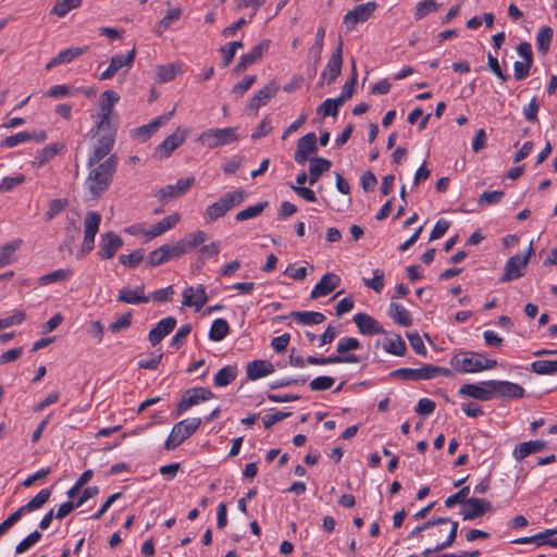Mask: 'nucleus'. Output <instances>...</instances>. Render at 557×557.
Segmentation results:
<instances>
[{
    "label": "nucleus",
    "mask_w": 557,
    "mask_h": 557,
    "mask_svg": "<svg viewBox=\"0 0 557 557\" xmlns=\"http://www.w3.org/2000/svg\"><path fill=\"white\" fill-rule=\"evenodd\" d=\"M117 166V157L109 156L102 163L89 166V173L85 181L87 189V199L95 200L99 198L111 185L113 175Z\"/></svg>",
    "instance_id": "obj_1"
},
{
    "label": "nucleus",
    "mask_w": 557,
    "mask_h": 557,
    "mask_svg": "<svg viewBox=\"0 0 557 557\" xmlns=\"http://www.w3.org/2000/svg\"><path fill=\"white\" fill-rule=\"evenodd\" d=\"M496 364V360L486 359L482 355L471 351L457 354L450 359V366L462 373H475L493 369Z\"/></svg>",
    "instance_id": "obj_2"
},
{
    "label": "nucleus",
    "mask_w": 557,
    "mask_h": 557,
    "mask_svg": "<svg viewBox=\"0 0 557 557\" xmlns=\"http://www.w3.org/2000/svg\"><path fill=\"white\" fill-rule=\"evenodd\" d=\"M244 193L242 190L230 191L222 195L216 201L210 205L203 214L207 224L215 222L224 216L230 210L239 206L244 201Z\"/></svg>",
    "instance_id": "obj_3"
},
{
    "label": "nucleus",
    "mask_w": 557,
    "mask_h": 557,
    "mask_svg": "<svg viewBox=\"0 0 557 557\" xmlns=\"http://www.w3.org/2000/svg\"><path fill=\"white\" fill-rule=\"evenodd\" d=\"M237 129V127L210 128L198 136L197 143L208 149L226 146L239 139Z\"/></svg>",
    "instance_id": "obj_4"
},
{
    "label": "nucleus",
    "mask_w": 557,
    "mask_h": 557,
    "mask_svg": "<svg viewBox=\"0 0 557 557\" xmlns=\"http://www.w3.org/2000/svg\"><path fill=\"white\" fill-rule=\"evenodd\" d=\"M438 375L451 376V370L433 364H423L419 369L400 368L391 372L392 377H399L406 381L430 380Z\"/></svg>",
    "instance_id": "obj_5"
},
{
    "label": "nucleus",
    "mask_w": 557,
    "mask_h": 557,
    "mask_svg": "<svg viewBox=\"0 0 557 557\" xmlns=\"http://www.w3.org/2000/svg\"><path fill=\"white\" fill-rule=\"evenodd\" d=\"M201 424L199 418H193L190 420H182L174 424L171 433L169 434L164 447L168 450H172L180 446L185 440L190 437Z\"/></svg>",
    "instance_id": "obj_6"
},
{
    "label": "nucleus",
    "mask_w": 557,
    "mask_h": 557,
    "mask_svg": "<svg viewBox=\"0 0 557 557\" xmlns=\"http://www.w3.org/2000/svg\"><path fill=\"white\" fill-rule=\"evenodd\" d=\"M100 222L101 215L98 212L89 211L86 213L84 219V240L76 255L77 259H83L94 249L95 237L99 231Z\"/></svg>",
    "instance_id": "obj_7"
},
{
    "label": "nucleus",
    "mask_w": 557,
    "mask_h": 557,
    "mask_svg": "<svg viewBox=\"0 0 557 557\" xmlns=\"http://www.w3.org/2000/svg\"><path fill=\"white\" fill-rule=\"evenodd\" d=\"M184 256V249L180 246L178 240L173 244H164L152 250L147 258V263L151 267H158L165 262L180 259Z\"/></svg>",
    "instance_id": "obj_8"
},
{
    "label": "nucleus",
    "mask_w": 557,
    "mask_h": 557,
    "mask_svg": "<svg viewBox=\"0 0 557 557\" xmlns=\"http://www.w3.org/2000/svg\"><path fill=\"white\" fill-rule=\"evenodd\" d=\"M532 252L533 248L531 243L524 256L516 255L509 258L505 264L500 282H509L511 280L521 277L523 275V270L527 267Z\"/></svg>",
    "instance_id": "obj_9"
},
{
    "label": "nucleus",
    "mask_w": 557,
    "mask_h": 557,
    "mask_svg": "<svg viewBox=\"0 0 557 557\" xmlns=\"http://www.w3.org/2000/svg\"><path fill=\"white\" fill-rule=\"evenodd\" d=\"M376 8L377 4L375 1L359 4L344 15L343 22L346 25L347 29L351 30L356 27L358 23H363L368 21L369 17L376 10Z\"/></svg>",
    "instance_id": "obj_10"
},
{
    "label": "nucleus",
    "mask_w": 557,
    "mask_h": 557,
    "mask_svg": "<svg viewBox=\"0 0 557 557\" xmlns=\"http://www.w3.org/2000/svg\"><path fill=\"white\" fill-rule=\"evenodd\" d=\"M136 58V48L134 47L126 54H115L110 59L109 66L101 73L100 79L107 81L114 77V75L122 69L127 71L133 66Z\"/></svg>",
    "instance_id": "obj_11"
},
{
    "label": "nucleus",
    "mask_w": 557,
    "mask_h": 557,
    "mask_svg": "<svg viewBox=\"0 0 557 557\" xmlns=\"http://www.w3.org/2000/svg\"><path fill=\"white\" fill-rule=\"evenodd\" d=\"M212 397L213 393L206 387H194L187 389L181 401L177 404V414L180 416L193 406L198 405L200 401L209 400Z\"/></svg>",
    "instance_id": "obj_12"
},
{
    "label": "nucleus",
    "mask_w": 557,
    "mask_h": 557,
    "mask_svg": "<svg viewBox=\"0 0 557 557\" xmlns=\"http://www.w3.org/2000/svg\"><path fill=\"white\" fill-rule=\"evenodd\" d=\"M280 86L274 82H269L264 87L259 89L250 99L249 103L247 106V110L251 111L253 114L257 113V111L267 104V102L274 98L276 94L278 92Z\"/></svg>",
    "instance_id": "obj_13"
},
{
    "label": "nucleus",
    "mask_w": 557,
    "mask_h": 557,
    "mask_svg": "<svg viewBox=\"0 0 557 557\" xmlns=\"http://www.w3.org/2000/svg\"><path fill=\"white\" fill-rule=\"evenodd\" d=\"M194 184V176L183 177L180 178L174 185H168L160 188L157 196L160 198V200L166 202L186 194Z\"/></svg>",
    "instance_id": "obj_14"
},
{
    "label": "nucleus",
    "mask_w": 557,
    "mask_h": 557,
    "mask_svg": "<svg viewBox=\"0 0 557 557\" xmlns=\"http://www.w3.org/2000/svg\"><path fill=\"white\" fill-rule=\"evenodd\" d=\"M123 246V239L114 232L103 233L100 237L98 256L102 260L111 259Z\"/></svg>",
    "instance_id": "obj_15"
},
{
    "label": "nucleus",
    "mask_w": 557,
    "mask_h": 557,
    "mask_svg": "<svg viewBox=\"0 0 557 557\" xmlns=\"http://www.w3.org/2000/svg\"><path fill=\"white\" fill-rule=\"evenodd\" d=\"M188 135V131L177 127L174 133L169 135L158 147L157 153L160 158H168L175 149H177Z\"/></svg>",
    "instance_id": "obj_16"
},
{
    "label": "nucleus",
    "mask_w": 557,
    "mask_h": 557,
    "mask_svg": "<svg viewBox=\"0 0 557 557\" xmlns=\"http://www.w3.org/2000/svg\"><path fill=\"white\" fill-rule=\"evenodd\" d=\"M459 395L468 396L478 400H490L494 397V392L491 387V381H483L479 384H463L459 391Z\"/></svg>",
    "instance_id": "obj_17"
},
{
    "label": "nucleus",
    "mask_w": 557,
    "mask_h": 557,
    "mask_svg": "<svg viewBox=\"0 0 557 557\" xmlns=\"http://www.w3.org/2000/svg\"><path fill=\"white\" fill-rule=\"evenodd\" d=\"M317 136L313 132L300 137L297 141V148L294 154L298 164H305L311 153L317 152Z\"/></svg>",
    "instance_id": "obj_18"
},
{
    "label": "nucleus",
    "mask_w": 557,
    "mask_h": 557,
    "mask_svg": "<svg viewBox=\"0 0 557 557\" xmlns=\"http://www.w3.org/2000/svg\"><path fill=\"white\" fill-rule=\"evenodd\" d=\"M270 44V40L264 39L259 45L255 46L250 52L243 54L234 67V71L236 73H242L246 71L250 65L258 62L262 58L263 53L268 51Z\"/></svg>",
    "instance_id": "obj_19"
},
{
    "label": "nucleus",
    "mask_w": 557,
    "mask_h": 557,
    "mask_svg": "<svg viewBox=\"0 0 557 557\" xmlns=\"http://www.w3.org/2000/svg\"><path fill=\"white\" fill-rule=\"evenodd\" d=\"M343 64V42L339 40L338 46L335 51L331 55L325 70L323 71L321 77L323 79H327V84H332L336 81V78L341 75Z\"/></svg>",
    "instance_id": "obj_20"
},
{
    "label": "nucleus",
    "mask_w": 557,
    "mask_h": 557,
    "mask_svg": "<svg viewBox=\"0 0 557 557\" xmlns=\"http://www.w3.org/2000/svg\"><path fill=\"white\" fill-rule=\"evenodd\" d=\"M207 301L208 295L203 285H198L197 287L189 286L183 290L182 304L185 307H195L198 311Z\"/></svg>",
    "instance_id": "obj_21"
},
{
    "label": "nucleus",
    "mask_w": 557,
    "mask_h": 557,
    "mask_svg": "<svg viewBox=\"0 0 557 557\" xmlns=\"http://www.w3.org/2000/svg\"><path fill=\"white\" fill-rule=\"evenodd\" d=\"M466 508L461 511L465 520H473L492 511V504L485 498H469L466 503Z\"/></svg>",
    "instance_id": "obj_22"
},
{
    "label": "nucleus",
    "mask_w": 557,
    "mask_h": 557,
    "mask_svg": "<svg viewBox=\"0 0 557 557\" xmlns=\"http://www.w3.org/2000/svg\"><path fill=\"white\" fill-rule=\"evenodd\" d=\"M491 387L494 392V397L522 398L524 396V389L522 386L508 381L491 380Z\"/></svg>",
    "instance_id": "obj_23"
},
{
    "label": "nucleus",
    "mask_w": 557,
    "mask_h": 557,
    "mask_svg": "<svg viewBox=\"0 0 557 557\" xmlns=\"http://www.w3.org/2000/svg\"><path fill=\"white\" fill-rule=\"evenodd\" d=\"M341 283V278L335 273H325L313 287L310 297L317 299L331 294Z\"/></svg>",
    "instance_id": "obj_24"
},
{
    "label": "nucleus",
    "mask_w": 557,
    "mask_h": 557,
    "mask_svg": "<svg viewBox=\"0 0 557 557\" xmlns=\"http://www.w3.org/2000/svg\"><path fill=\"white\" fill-rule=\"evenodd\" d=\"M176 326V320L173 317H166L160 320L149 332L148 339L151 346H157L165 336H168Z\"/></svg>",
    "instance_id": "obj_25"
},
{
    "label": "nucleus",
    "mask_w": 557,
    "mask_h": 557,
    "mask_svg": "<svg viewBox=\"0 0 557 557\" xmlns=\"http://www.w3.org/2000/svg\"><path fill=\"white\" fill-rule=\"evenodd\" d=\"M352 320L362 335H374L385 333L384 329L380 325V323L374 318L367 313H356Z\"/></svg>",
    "instance_id": "obj_26"
},
{
    "label": "nucleus",
    "mask_w": 557,
    "mask_h": 557,
    "mask_svg": "<svg viewBox=\"0 0 557 557\" xmlns=\"http://www.w3.org/2000/svg\"><path fill=\"white\" fill-rule=\"evenodd\" d=\"M113 140L111 138L99 137L97 139V144L94 147L92 153L88 160V166H94L99 163H102L104 158L111 156L110 152L114 146Z\"/></svg>",
    "instance_id": "obj_27"
},
{
    "label": "nucleus",
    "mask_w": 557,
    "mask_h": 557,
    "mask_svg": "<svg viewBox=\"0 0 557 557\" xmlns=\"http://www.w3.org/2000/svg\"><path fill=\"white\" fill-rule=\"evenodd\" d=\"M175 108H173L172 111L168 112L164 115L158 116L154 120H152L150 123L143 125L140 127H137L134 131V138L139 140H146L149 138L161 125L166 123L174 114Z\"/></svg>",
    "instance_id": "obj_28"
},
{
    "label": "nucleus",
    "mask_w": 557,
    "mask_h": 557,
    "mask_svg": "<svg viewBox=\"0 0 557 557\" xmlns=\"http://www.w3.org/2000/svg\"><path fill=\"white\" fill-rule=\"evenodd\" d=\"M145 286L139 285L135 289L122 288L117 295V301L129 304V305H138V304H147L150 299L149 296L144 294Z\"/></svg>",
    "instance_id": "obj_29"
},
{
    "label": "nucleus",
    "mask_w": 557,
    "mask_h": 557,
    "mask_svg": "<svg viewBox=\"0 0 557 557\" xmlns=\"http://www.w3.org/2000/svg\"><path fill=\"white\" fill-rule=\"evenodd\" d=\"M120 97L114 90H106L99 100L98 117H111L114 114V104L119 101Z\"/></svg>",
    "instance_id": "obj_30"
},
{
    "label": "nucleus",
    "mask_w": 557,
    "mask_h": 557,
    "mask_svg": "<svg viewBox=\"0 0 557 557\" xmlns=\"http://www.w3.org/2000/svg\"><path fill=\"white\" fill-rule=\"evenodd\" d=\"M274 371V367L267 360H255L247 364L246 372L247 376L251 381H256Z\"/></svg>",
    "instance_id": "obj_31"
},
{
    "label": "nucleus",
    "mask_w": 557,
    "mask_h": 557,
    "mask_svg": "<svg viewBox=\"0 0 557 557\" xmlns=\"http://www.w3.org/2000/svg\"><path fill=\"white\" fill-rule=\"evenodd\" d=\"M180 220L181 215L178 213L170 214L162 219L161 221H159L158 223L153 224L151 228L147 231V233H145V236L149 238L160 236L166 231L173 228L180 222Z\"/></svg>",
    "instance_id": "obj_32"
},
{
    "label": "nucleus",
    "mask_w": 557,
    "mask_h": 557,
    "mask_svg": "<svg viewBox=\"0 0 557 557\" xmlns=\"http://www.w3.org/2000/svg\"><path fill=\"white\" fill-rule=\"evenodd\" d=\"M545 446H546V443L541 440L520 443L513 449V457L517 460H522L531 454L542 451L545 448Z\"/></svg>",
    "instance_id": "obj_33"
},
{
    "label": "nucleus",
    "mask_w": 557,
    "mask_h": 557,
    "mask_svg": "<svg viewBox=\"0 0 557 557\" xmlns=\"http://www.w3.org/2000/svg\"><path fill=\"white\" fill-rule=\"evenodd\" d=\"M91 133L96 137H106L111 138V140L115 141L116 127L114 125L113 119L111 117H98L95 128L91 129Z\"/></svg>",
    "instance_id": "obj_34"
},
{
    "label": "nucleus",
    "mask_w": 557,
    "mask_h": 557,
    "mask_svg": "<svg viewBox=\"0 0 557 557\" xmlns=\"http://www.w3.org/2000/svg\"><path fill=\"white\" fill-rule=\"evenodd\" d=\"M306 361L309 364H333V363H357L359 358L356 355L348 356H329V357H314L309 356Z\"/></svg>",
    "instance_id": "obj_35"
},
{
    "label": "nucleus",
    "mask_w": 557,
    "mask_h": 557,
    "mask_svg": "<svg viewBox=\"0 0 557 557\" xmlns=\"http://www.w3.org/2000/svg\"><path fill=\"white\" fill-rule=\"evenodd\" d=\"M331 166L332 162L325 158H312L309 166V184H315L320 178L321 174L325 171H329Z\"/></svg>",
    "instance_id": "obj_36"
},
{
    "label": "nucleus",
    "mask_w": 557,
    "mask_h": 557,
    "mask_svg": "<svg viewBox=\"0 0 557 557\" xmlns=\"http://www.w3.org/2000/svg\"><path fill=\"white\" fill-rule=\"evenodd\" d=\"M207 240V234L203 231L188 233L183 239H180V246L184 249V255L189 253L197 246Z\"/></svg>",
    "instance_id": "obj_37"
},
{
    "label": "nucleus",
    "mask_w": 557,
    "mask_h": 557,
    "mask_svg": "<svg viewBox=\"0 0 557 557\" xmlns=\"http://www.w3.org/2000/svg\"><path fill=\"white\" fill-rule=\"evenodd\" d=\"M290 317L298 323L305 325L320 324L325 320V315L317 311H295L290 313Z\"/></svg>",
    "instance_id": "obj_38"
},
{
    "label": "nucleus",
    "mask_w": 557,
    "mask_h": 557,
    "mask_svg": "<svg viewBox=\"0 0 557 557\" xmlns=\"http://www.w3.org/2000/svg\"><path fill=\"white\" fill-rule=\"evenodd\" d=\"M389 315L400 325L409 326L412 323L411 315L401 305L392 302L389 306Z\"/></svg>",
    "instance_id": "obj_39"
},
{
    "label": "nucleus",
    "mask_w": 557,
    "mask_h": 557,
    "mask_svg": "<svg viewBox=\"0 0 557 557\" xmlns=\"http://www.w3.org/2000/svg\"><path fill=\"white\" fill-rule=\"evenodd\" d=\"M181 73L178 64L169 63L157 66V81L159 83H168L173 81Z\"/></svg>",
    "instance_id": "obj_40"
},
{
    "label": "nucleus",
    "mask_w": 557,
    "mask_h": 557,
    "mask_svg": "<svg viewBox=\"0 0 557 557\" xmlns=\"http://www.w3.org/2000/svg\"><path fill=\"white\" fill-rule=\"evenodd\" d=\"M237 376V368L235 366H226L218 371L214 376V384L218 387H224L231 384Z\"/></svg>",
    "instance_id": "obj_41"
},
{
    "label": "nucleus",
    "mask_w": 557,
    "mask_h": 557,
    "mask_svg": "<svg viewBox=\"0 0 557 557\" xmlns=\"http://www.w3.org/2000/svg\"><path fill=\"white\" fill-rule=\"evenodd\" d=\"M230 332V326L226 320L224 319H216L212 322L211 327L209 330V338L213 342H220Z\"/></svg>",
    "instance_id": "obj_42"
},
{
    "label": "nucleus",
    "mask_w": 557,
    "mask_h": 557,
    "mask_svg": "<svg viewBox=\"0 0 557 557\" xmlns=\"http://www.w3.org/2000/svg\"><path fill=\"white\" fill-rule=\"evenodd\" d=\"M22 239H14L0 248V268H3L12 262L13 253L18 249Z\"/></svg>",
    "instance_id": "obj_43"
},
{
    "label": "nucleus",
    "mask_w": 557,
    "mask_h": 557,
    "mask_svg": "<svg viewBox=\"0 0 557 557\" xmlns=\"http://www.w3.org/2000/svg\"><path fill=\"white\" fill-rule=\"evenodd\" d=\"M351 67H352V76L350 81L346 82L343 90L337 99V102H339L342 106L352 97L355 92V85L357 83V69H356V62L352 59L351 61Z\"/></svg>",
    "instance_id": "obj_44"
},
{
    "label": "nucleus",
    "mask_w": 557,
    "mask_h": 557,
    "mask_svg": "<svg viewBox=\"0 0 557 557\" xmlns=\"http://www.w3.org/2000/svg\"><path fill=\"white\" fill-rule=\"evenodd\" d=\"M531 370L540 375L557 373V360H537L531 363Z\"/></svg>",
    "instance_id": "obj_45"
},
{
    "label": "nucleus",
    "mask_w": 557,
    "mask_h": 557,
    "mask_svg": "<svg viewBox=\"0 0 557 557\" xmlns=\"http://www.w3.org/2000/svg\"><path fill=\"white\" fill-rule=\"evenodd\" d=\"M552 38L553 29L548 26L542 27L536 36V47L540 53L546 54L549 51Z\"/></svg>",
    "instance_id": "obj_46"
},
{
    "label": "nucleus",
    "mask_w": 557,
    "mask_h": 557,
    "mask_svg": "<svg viewBox=\"0 0 557 557\" xmlns=\"http://www.w3.org/2000/svg\"><path fill=\"white\" fill-rule=\"evenodd\" d=\"M182 15L181 8L169 9L163 18L158 23L156 32L161 35L165 29H168L175 21H177Z\"/></svg>",
    "instance_id": "obj_47"
},
{
    "label": "nucleus",
    "mask_w": 557,
    "mask_h": 557,
    "mask_svg": "<svg viewBox=\"0 0 557 557\" xmlns=\"http://www.w3.org/2000/svg\"><path fill=\"white\" fill-rule=\"evenodd\" d=\"M64 147V145L51 144L44 147L36 156V161L39 166L49 162L57 153Z\"/></svg>",
    "instance_id": "obj_48"
},
{
    "label": "nucleus",
    "mask_w": 557,
    "mask_h": 557,
    "mask_svg": "<svg viewBox=\"0 0 557 557\" xmlns=\"http://www.w3.org/2000/svg\"><path fill=\"white\" fill-rule=\"evenodd\" d=\"M51 488L41 490L27 504L23 505L27 512L40 509L50 498Z\"/></svg>",
    "instance_id": "obj_49"
},
{
    "label": "nucleus",
    "mask_w": 557,
    "mask_h": 557,
    "mask_svg": "<svg viewBox=\"0 0 557 557\" xmlns=\"http://www.w3.org/2000/svg\"><path fill=\"white\" fill-rule=\"evenodd\" d=\"M82 4V0H58L51 13L59 17L65 16L72 9L78 8Z\"/></svg>",
    "instance_id": "obj_50"
},
{
    "label": "nucleus",
    "mask_w": 557,
    "mask_h": 557,
    "mask_svg": "<svg viewBox=\"0 0 557 557\" xmlns=\"http://www.w3.org/2000/svg\"><path fill=\"white\" fill-rule=\"evenodd\" d=\"M267 207H268L267 201L259 202L255 206H250V207L239 211L236 214L235 220L238 222H242V221H246L249 219H253V218L260 215Z\"/></svg>",
    "instance_id": "obj_51"
},
{
    "label": "nucleus",
    "mask_w": 557,
    "mask_h": 557,
    "mask_svg": "<svg viewBox=\"0 0 557 557\" xmlns=\"http://www.w3.org/2000/svg\"><path fill=\"white\" fill-rule=\"evenodd\" d=\"M342 107L337 99H326L324 100L317 109V113L322 117L325 116H336L338 114V110Z\"/></svg>",
    "instance_id": "obj_52"
},
{
    "label": "nucleus",
    "mask_w": 557,
    "mask_h": 557,
    "mask_svg": "<svg viewBox=\"0 0 557 557\" xmlns=\"http://www.w3.org/2000/svg\"><path fill=\"white\" fill-rule=\"evenodd\" d=\"M384 271L381 269L373 270L372 278H363V284L376 293H381L384 288Z\"/></svg>",
    "instance_id": "obj_53"
},
{
    "label": "nucleus",
    "mask_w": 557,
    "mask_h": 557,
    "mask_svg": "<svg viewBox=\"0 0 557 557\" xmlns=\"http://www.w3.org/2000/svg\"><path fill=\"white\" fill-rule=\"evenodd\" d=\"M69 205L67 199H53L49 202V208L44 214L46 222L51 221L57 214L63 211Z\"/></svg>",
    "instance_id": "obj_54"
},
{
    "label": "nucleus",
    "mask_w": 557,
    "mask_h": 557,
    "mask_svg": "<svg viewBox=\"0 0 557 557\" xmlns=\"http://www.w3.org/2000/svg\"><path fill=\"white\" fill-rule=\"evenodd\" d=\"M384 349L392 355L404 356L406 352V343L400 336H396L384 344Z\"/></svg>",
    "instance_id": "obj_55"
},
{
    "label": "nucleus",
    "mask_w": 557,
    "mask_h": 557,
    "mask_svg": "<svg viewBox=\"0 0 557 557\" xmlns=\"http://www.w3.org/2000/svg\"><path fill=\"white\" fill-rule=\"evenodd\" d=\"M438 4L434 0H422L416 7L414 18L421 20L431 12H435Z\"/></svg>",
    "instance_id": "obj_56"
},
{
    "label": "nucleus",
    "mask_w": 557,
    "mask_h": 557,
    "mask_svg": "<svg viewBox=\"0 0 557 557\" xmlns=\"http://www.w3.org/2000/svg\"><path fill=\"white\" fill-rule=\"evenodd\" d=\"M41 533L39 531H34L29 533L24 540H22L15 547L16 554H23L28 550L33 545H35L41 539Z\"/></svg>",
    "instance_id": "obj_57"
},
{
    "label": "nucleus",
    "mask_w": 557,
    "mask_h": 557,
    "mask_svg": "<svg viewBox=\"0 0 557 557\" xmlns=\"http://www.w3.org/2000/svg\"><path fill=\"white\" fill-rule=\"evenodd\" d=\"M144 259V251L141 249L134 250L128 255H121L119 261L128 268H136Z\"/></svg>",
    "instance_id": "obj_58"
},
{
    "label": "nucleus",
    "mask_w": 557,
    "mask_h": 557,
    "mask_svg": "<svg viewBox=\"0 0 557 557\" xmlns=\"http://www.w3.org/2000/svg\"><path fill=\"white\" fill-rule=\"evenodd\" d=\"M334 382H335L334 377L322 375V376H318V377L313 379L309 383V387L313 392L326 391V389H330L334 385Z\"/></svg>",
    "instance_id": "obj_59"
},
{
    "label": "nucleus",
    "mask_w": 557,
    "mask_h": 557,
    "mask_svg": "<svg viewBox=\"0 0 557 557\" xmlns=\"http://www.w3.org/2000/svg\"><path fill=\"white\" fill-rule=\"evenodd\" d=\"M360 346V342L355 337L342 338L337 344V356H346L347 351L359 349Z\"/></svg>",
    "instance_id": "obj_60"
},
{
    "label": "nucleus",
    "mask_w": 557,
    "mask_h": 557,
    "mask_svg": "<svg viewBox=\"0 0 557 557\" xmlns=\"http://www.w3.org/2000/svg\"><path fill=\"white\" fill-rule=\"evenodd\" d=\"M469 493H470V487L465 486V487L460 488L457 493L448 496L445 499L444 504L447 508L453 507L457 503L466 505L467 500L469 499V497H468Z\"/></svg>",
    "instance_id": "obj_61"
},
{
    "label": "nucleus",
    "mask_w": 557,
    "mask_h": 557,
    "mask_svg": "<svg viewBox=\"0 0 557 557\" xmlns=\"http://www.w3.org/2000/svg\"><path fill=\"white\" fill-rule=\"evenodd\" d=\"M71 275V271L66 269H59L39 278V283L48 285L53 282L64 281Z\"/></svg>",
    "instance_id": "obj_62"
},
{
    "label": "nucleus",
    "mask_w": 557,
    "mask_h": 557,
    "mask_svg": "<svg viewBox=\"0 0 557 557\" xmlns=\"http://www.w3.org/2000/svg\"><path fill=\"white\" fill-rule=\"evenodd\" d=\"M256 75H247L232 88V95L242 97L255 84Z\"/></svg>",
    "instance_id": "obj_63"
},
{
    "label": "nucleus",
    "mask_w": 557,
    "mask_h": 557,
    "mask_svg": "<svg viewBox=\"0 0 557 557\" xmlns=\"http://www.w3.org/2000/svg\"><path fill=\"white\" fill-rule=\"evenodd\" d=\"M25 182V175L24 174H17L16 176H8L2 180L0 183V191H11L18 185L23 184Z\"/></svg>",
    "instance_id": "obj_64"
}]
</instances>
